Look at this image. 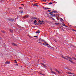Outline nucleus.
Wrapping results in <instances>:
<instances>
[{"mask_svg":"<svg viewBox=\"0 0 76 76\" xmlns=\"http://www.w3.org/2000/svg\"><path fill=\"white\" fill-rule=\"evenodd\" d=\"M30 22H32L33 21V20H32V19H30Z\"/></svg>","mask_w":76,"mask_h":76,"instance_id":"obj_27","label":"nucleus"},{"mask_svg":"<svg viewBox=\"0 0 76 76\" xmlns=\"http://www.w3.org/2000/svg\"><path fill=\"white\" fill-rule=\"evenodd\" d=\"M47 47H50V45H48Z\"/></svg>","mask_w":76,"mask_h":76,"instance_id":"obj_39","label":"nucleus"},{"mask_svg":"<svg viewBox=\"0 0 76 76\" xmlns=\"http://www.w3.org/2000/svg\"><path fill=\"white\" fill-rule=\"evenodd\" d=\"M34 37L35 38H37V37H38L37 36H34Z\"/></svg>","mask_w":76,"mask_h":76,"instance_id":"obj_34","label":"nucleus"},{"mask_svg":"<svg viewBox=\"0 0 76 76\" xmlns=\"http://www.w3.org/2000/svg\"><path fill=\"white\" fill-rule=\"evenodd\" d=\"M12 45H14V46H18V45H16V44L13 43H12Z\"/></svg>","mask_w":76,"mask_h":76,"instance_id":"obj_5","label":"nucleus"},{"mask_svg":"<svg viewBox=\"0 0 76 76\" xmlns=\"http://www.w3.org/2000/svg\"><path fill=\"white\" fill-rule=\"evenodd\" d=\"M61 29H62V30H63V31H64V29L63 28H61Z\"/></svg>","mask_w":76,"mask_h":76,"instance_id":"obj_43","label":"nucleus"},{"mask_svg":"<svg viewBox=\"0 0 76 76\" xmlns=\"http://www.w3.org/2000/svg\"><path fill=\"white\" fill-rule=\"evenodd\" d=\"M39 40H37V42H39L40 44H41V42H39Z\"/></svg>","mask_w":76,"mask_h":76,"instance_id":"obj_24","label":"nucleus"},{"mask_svg":"<svg viewBox=\"0 0 76 76\" xmlns=\"http://www.w3.org/2000/svg\"><path fill=\"white\" fill-rule=\"evenodd\" d=\"M43 9H45V10H47L48 9H51L50 8H45V7H43Z\"/></svg>","mask_w":76,"mask_h":76,"instance_id":"obj_6","label":"nucleus"},{"mask_svg":"<svg viewBox=\"0 0 76 76\" xmlns=\"http://www.w3.org/2000/svg\"><path fill=\"white\" fill-rule=\"evenodd\" d=\"M43 45H45L44 43H43Z\"/></svg>","mask_w":76,"mask_h":76,"instance_id":"obj_49","label":"nucleus"},{"mask_svg":"<svg viewBox=\"0 0 76 76\" xmlns=\"http://www.w3.org/2000/svg\"><path fill=\"white\" fill-rule=\"evenodd\" d=\"M45 44H46V45H47V44L45 43Z\"/></svg>","mask_w":76,"mask_h":76,"instance_id":"obj_56","label":"nucleus"},{"mask_svg":"<svg viewBox=\"0 0 76 76\" xmlns=\"http://www.w3.org/2000/svg\"><path fill=\"white\" fill-rule=\"evenodd\" d=\"M52 16V17H53V16H54L53 15L52 16Z\"/></svg>","mask_w":76,"mask_h":76,"instance_id":"obj_51","label":"nucleus"},{"mask_svg":"<svg viewBox=\"0 0 76 76\" xmlns=\"http://www.w3.org/2000/svg\"><path fill=\"white\" fill-rule=\"evenodd\" d=\"M19 12H20V13H23V10H20Z\"/></svg>","mask_w":76,"mask_h":76,"instance_id":"obj_16","label":"nucleus"},{"mask_svg":"<svg viewBox=\"0 0 76 76\" xmlns=\"http://www.w3.org/2000/svg\"><path fill=\"white\" fill-rule=\"evenodd\" d=\"M42 1H44V2H45V1H46L45 0H42Z\"/></svg>","mask_w":76,"mask_h":76,"instance_id":"obj_31","label":"nucleus"},{"mask_svg":"<svg viewBox=\"0 0 76 76\" xmlns=\"http://www.w3.org/2000/svg\"><path fill=\"white\" fill-rule=\"evenodd\" d=\"M33 6H38V5L36 4H34L33 5Z\"/></svg>","mask_w":76,"mask_h":76,"instance_id":"obj_28","label":"nucleus"},{"mask_svg":"<svg viewBox=\"0 0 76 76\" xmlns=\"http://www.w3.org/2000/svg\"><path fill=\"white\" fill-rule=\"evenodd\" d=\"M73 76H75V75H73Z\"/></svg>","mask_w":76,"mask_h":76,"instance_id":"obj_57","label":"nucleus"},{"mask_svg":"<svg viewBox=\"0 0 76 76\" xmlns=\"http://www.w3.org/2000/svg\"><path fill=\"white\" fill-rule=\"evenodd\" d=\"M54 70H55V71H56V72L57 71V69H56L55 68H54Z\"/></svg>","mask_w":76,"mask_h":76,"instance_id":"obj_25","label":"nucleus"},{"mask_svg":"<svg viewBox=\"0 0 76 76\" xmlns=\"http://www.w3.org/2000/svg\"><path fill=\"white\" fill-rule=\"evenodd\" d=\"M53 10H54V9H53Z\"/></svg>","mask_w":76,"mask_h":76,"instance_id":"obj_58","label":"nucleus"},{"mask_svg":"<svg viewBox=\"0 0 76 76\" xmlns=\"http://www.w3.org/2000/svg\"><path fill=\"white\" fill-rule=\"evenodd\" d=\"M66 73H67L68 74H71V72H66Z\"/></svg>","mask_w":76,"mask_h":76,"instance_id":"obj_21","label":"nucleus"},{"mask_svg":"<svg viewBox=\"0 0 76 76\" xmlns=\"http://www.w3.org/2000/svg\"><path fill=\"white\" fill-rule=\"evenodd\" d=\"M49 14H50L51 15H53V14L51 13H49Z\"/></svg>","mask_w":76,"mask_h":76,"instance_id":"obj_37","label":"nucleus"},{"mask_svg":"<svg viewBox=\"0 0 76 76\" xmlns=\"http://www.w3.org/2000/svg\"><path fill=\"white\" fill-rule=\"evenodd\" d=\"M67 69L68 70H70V71H72V70L70 69H69V68H67Z\"/></svg>","mask_w":76,"mask_h":76,"instance_id":"obj_18","label":"nucleus"},{"mask_svg":"<svg viewBox=\"0 0 76 76\" xmlns=\"http://www.w3.org/2000/svg\"><path fill=\"white\" fill-rule=\"evenodd\" d=\"M72 30L74 31H75V32H76V30L73 29Z\"/></svg>","mask_w":76,"mask_h":76,"instance_id":"obj_38","label":"nucleus"},{"mask_svg":"<svg viewBox=\"0 0 76 76\" xmlns=\"http://www.w3.org/2000/svg\"><path fill=\"white\" fill-rule=\"evenodd\" d=\"M54 41H55V42H57V41H56V40L55 39V40H54Z\"/></svg>","mask_w":76,"mask_h":76,"instance_id":"obj_41","label":"nucleus"},{"mask_svg":"<svg viewBox=\"0 0 76 76\" xmlns=\"http://www.w3.org/2000/svg\"><path fill=\"white\" fill-rule=\"evenodd\" d=\"M60 20L61 21V22H63L64 20L62 18H60Z\"/></svg>","mask_w":76,"mask_h":76,"instance_id":"obj_15","label":"nucleus"},{"mask_svg":"<svg viewBox=\"0 0 76 76\" xmlns=\"http://www.w3.org/2000/svg\"><path fill=\"white\" fill-rule=\"evenodd\" d=\"M29 17V15H26L25 16H24V19H26V18H28Z\"/></svg>","mask_w":76,"mask_h":76,"instance_id":"obj_4","label":"nucleus"},{"mask_svg":"<svg viewBox=\"0 0 76 76\" xmlns=\"http://www.w3.org/2000/svg\"><path fill=\"white\" fill-rule=\"evenodd\" d=\"M10 63V62L8 61H7L6 62H5L6 64H9Z\"/></svg>","mask_w":76,"mask_h":76,"instance_id":"obj_14","label":"nucleus"},{"mask_svg":"<svg viewBox=\"0 0 76 76\" xmlns=\"http://www.w3.org/2000/svg\"><path fill=\"white\" fill-rule=\"evenodd\" d=\"M21 5H22L23 6H24V4H21Z\"/></svg>","mask_w":76,"mask_h":76,"instance_id":"obj_44","label":"nucleus"},{"mask_svg":"<svg viewBox=\"0 0 76 76\" xmlns=\"http://www.w3.org/2000/svg\"><path fill=\"white\" fill-rule=\"evenodd\" d=\"M50 18H51V19H53V20H55L53 18V17H50Z\"/></svg>","mask_w":76,"mask_h":76,"instance_id":"obj_29","label":"nucleus"},{"mask_svg":"<svg viewBox=\"0 0 76 76\" xmlns=\"http://www.w3.org/2000/svg\"><path fill=\"white\" fill-rule=\"evenodd\" d=\"M51 13H53V12H50Z\"/></svg>","mask_w":76,"mask_h":76,"instance_id":"obj_53","label":"nucleus"},{"mask_svg":"<svg viewBox=\"0 0 76 76\" xmlns=\"http://www.w3.org/2000/svg\"><path fill=\"white\" fill-rule=\"evenodd\" d=\"M36 34H39V33H40V31L39 30H38L36 32Z\"/></svg>","mask_w":76,"mask_h":76,"instance_id":"obj_12","label":"nucleus"},{"mask_svg":"<svg viewBox=\"0 0 76 76\" xmlns=\"http://www.w3.org/2000/svg\"><path fill=\"white\" fill-rule=\"evenodd\" d=\"M36 22H37V21L36 20H35L34 23H36Z\"/></svg>","mask_w":76,"mask_h":76,"instance_id":"obj_36","label":"nucleus"},{"mask_svg":"<svg viewBox=\"0 0 76 76\" xmlns=\"http://www.w3.org/2000/svg\"><path fill=\"white\" fill-rule=\"evenodd\" d=\"M10 32H11V33H13V31L11 29H10Z\"/></svg>","mask_w":76,"mask_h":76,"instance_id":"obj_11","label":"nucleus"},{"mask_svg":"<svg viewBox=\"0 0 76 76\" xmlns=\"http://www.w3.org/2000/svg\"><path fill=\"white\" fill-rule=\"evenodd\" d=\"M57 3V2H56V3Z\"/></svg>","mask_w":76,"mask_h":76,"instance_id":"obj_59","label":"nucleus"},{"mask_svg":"<svg viewBox=\"0 0 76 76\" xmlns=\"http://www.w3.org/2000/svg\"><path fill=\"white\" fill-rule=\"evenodd\" d=\"M71 75H74V74L73 73H72L71 72Z\"/></svg>","mask_w":76,"mask_h":76,"instance_id":"obj_42","label":"nucleus"},{"mask_svg":"<svg viewBox=\"0 0 76 76\" xmlns=\"http://www.w3.org/2000/svg\"><path fill=\"white\" fill-rule=\"evenodd\" d=\"M46 45H48V44H46Z\"/></svg>","mask_w":76,"mask_h":76,"instance_id":"obj_52","label":"nucleus"},{"mask_svg":"<svg viewBox=\"0 0 76 76\" xmlns=\"http://www.w3.org/2000/svg\"><path fill=\"white\" fill-rule=\"evenodd\" d=\"M62 57L65 59V60H69L71 63H72L73 64H74V63L73 62V61H72V58L69 56H66L65 57H64L63 56H61Z\"/></svg>","mask_w":76,"mask_h":76,"instance_id":"obj_1","label":"nucleus"},{"mask_svg":"<svg viewBox=\"0 0 76 76\" xmlns=\"http://www.w3.org/2000/svg\"><path fill=\"white\" fill-rule=\"evenodd\" d=\"M48 12H51V10H48Z\"/></svg>","mask_w":76,"mask_h":76,"instance_id":"obj_40","label":"nucleus"},{"mask_svg":"<svg viewBox=\"0 0 76 76\" xmlns=\"http://www.w3.org/2000/svg\"><path fill=\"white\" fill-rule=\"evenodd\" d=\"M16 65L17 66H18V64H16Z\"/></svg>","mask_w":76,"mask_h":76,"instance_id":"obj_50","label":"nucleus"},{"mask_svg":"<svg viewBox=\"0 0 76 76\" xmlns=\"http://www.w3.org/2000/svg\"><path fill=\"white\" fill-rule=\"evenodd\" d=\"M36 19L39 20V18H36Z\"/></svg>","mask_w":76,"mask_h":76,"instance_id":"obj_48","label":"nucleus"},{"mask_svg":"<svg viewBox=\"0 0 76 76\" xmlns=\"http://www.w3.org/2000/svg\"><path fill=\"white\" fill-rule=\"evenodd\" d=\"M19 8L20 9H21V10L23 9V8L20 7H19Z\"/></svg>","mask_w":76,"mask_h":76,"instance_id":"obj_23","label":"nucleus"},{"mask_svg":"<svg viewBox=\"0 0 76 76\" xmlns=\"http://www.w3.org/2000/svg\"><path fill=\"white\" fill-rule=\"evenodd\" d=\"M75 57L76 58V55H75Z\"/></svg>","mask_w":76,"mask_h":76,"instance_id":"obj_55","label":"nucleus"},{"mask_svg":"<svg viewBox=\"0 0 76 76\" xmlns=\"http://www.w3.org/2000/svg\"><path fill=\"white\" fill-rule=\"evenodd\" d=\"M8 20H9L11 22H12V21H13V20H15L14 19H12V18H10V19H8Z\"/></svg>","mask_w":76,"mask_h":76,"instance_id":"obj_3","label":"nucleus"},{"mask_svg":"<svg viewBox=\"0 0 76 76\" xmlns=\"http://www.w3.org/2000/svg\"><path fill=\"white\" fill-rule=\"evenodd\" d=\"M57 72L58 73H61L60 72H59V71H58V70L57 71Z\"/></svg>","mask_w":76,"mask_h":76,"instance_id":"obj_30","label":"nucleus"},{"mask_svg":"<svg viewBox=\"0 0 76 76\" xmlns=\"http://www.w3.org/2000/svg\"><path fill=\"white\" fill-rule=\"evenodd\" d=\"M35 25H38V23H34Z\"/></svg>","mask_w":76,"mask_h":76,"instance_id":"obj_33","label":"nucleus"},{"mask_svg":"<svg viewBox=\"0 0 76 76\" xmlns=\"http://www.w3.org/2000/svg\"><path fill=\"white\" fill-rule=\"evenodd\" d=\"M48 4H52V2H50L48 3Z\"/></svg>","mask_w":76,"mask_h":76,"instance_id":"obj_32","label":"nucleus"},{"mask_svg":"<svg viewBox=\"0 0 76 76\" xmlns=\"http://www.w3.org/2000/svg\"><path fill=\"white\" fill-rule=\"evenodd\" d=\"M1 32L3 33H5V31H4L3 30H1Z\"/></svg>","mask_w":76,"mask_h":76,"instance_id":"obj_20","label":"nucleus"},{"mask_svg":"<svg viewBox=\"0 0 76 76\" xmlns=\"http://www.w3.org/2000/svg\"><path fill=\"white\" fill-rule=\"evenodd\" d=\"M39 39V40L40 41H44V40L42 39L41 38H40L39 39Z\"/></svg>","mask_w":76,"mask_h":76,"instance_id":"obj_8","label":"nucleus"},{"mask_svg":"<svg viewBox=\"0 0 76 76\" xmlns=\"http://www.w3.org/2000/svg\"><path fill=\"white\" fill-rule=\"evenodd\" d=\"M39 23H40V25H42V24H44V21H41V20H39V21L38 22Z\"/></svg>","mask_w":76,"mask_h":76,"instance_id":"obj_2","label":"nucleus"},{"mask_svg":"<svg viewBox=\"0 0 76 76\" xmlns=\"http://www.w3.org/2000/svg\"><path fill=\"white\" fill-rule=\"evenodd\" d=\"M31 19L32 20H33V19H36V18H35L33 17H31Z\"/></svg>","mask_w":76,"mask_h":76,"instance_id":"obj_13","label":"nucleus"},{"mask_svg":"<svg viewBox=\"0 0 76 76\" xmlns=\"http://www.w3.org/2000/svg\"><path fill=\"white\" fill-rule=\"evenodd\" d=\"M57 20H59V19H58V17H57Z\"/></svg>","mask_w":76,"mask_h":76,"instance_id":"obj_46","label":"nucleus"},{"mask_svg":"<svg viewBox=\"0 0 76 76\" xmlns=\"http://www.w3.org/2000/svg\"><path fill=\"white\" fill-rule=\"evenodd\" d=\"M51 70L52 73H54V74H55V75H56V72H55L53 71V70H52V69H51Z\"/></svg>","mask_w":76,"mask_h":76,"instance_id":"obj_7","label":"nucleus"},{"mask_svg":"<svg viewBox=\"0 0 76 76\" xmlns=\"http://www.w3.org/2000/svg\"><path fill=\"white\" fill-rule=\"evenodd\" d=\"M62 25H63L64 26H66V27H67V26H65V24H64V23H62Z\"/></svg>","mask_w":76,"mask_h":76,"instance_id":"obj_19","label":"nucleus"},{"mask_svg":"<svg viewBox=\"0 0 76 76\" xmlns=\"http://www.w3.org/2000/svg\"><path fill=\"white\" fill-rule=\"evenodd\" d=\"M74 58V60H75L76 61V58Z\"/></svg>","mask_w":76,"mask_h":76,"instance_id":"obj_45","label":"nucleus"},{"mask_svg":"<svg viewBox=\"0 0 76 76\" xmlns=\"http://www.w3.org/2000/svg\"><path fill=\"white\" fill-rule=\"evenodd\" d=\"M40 75H43V76H44V75H45L42 74V73H40Z\"/></svg>","mask_w":76,"mask_h":76,"instance_id":"obj_35","label":"nucleus"},{"mask_svg":"<svg viewBox=\"0 0 76 76\" xmlns=\"http://www.w3.org/2000/svg\"><path fill=\"white\" fill-rule=\"evenodd\" d=\"M56 25H60V23H55Z\"/></svg>","mask_w":76,"mask_h":76,"instance_id":"obj_22","label":"nucleus"},{"mask_svg":"<svg viewBox=\"0 0 76 76\" xmlns=\"http://www.w3.org/2000/svg\"><path fill=\"white\" fill-rule=\"evenodd\" d=\"M52 12H53V13H57V11L53 10L52 11Z\"/></svg>","mask_w":76,"mask_h":76,"instance_id":"obj_17","label":"nucleus"},{"mask_svg":"<svg viewBox=\"0 0 76 76\" xmlns=\"http://www.w3.org/2000/svg\"><path fill=\"white\" fill-rule=\"evenodd\" d=\"M14 61L15 62H16V61H16V60H14Z\"/></svg>","mask_w":76,"mask_h":76,"instance_id":"obj_47","label":"nucleus"},{"mask_svg":"<svg viewBox=\"0 0 76 76\" xmlns=\"http://www.w3.org/2000/svg\"><path fill=\"white\" fill-rule=\"evenodd\" d=\"M40 64H42V65L43 66H44V67H47V66H46L44 64H42V63H40Z\"/></svg>","mask_w":76,"mask_h":76,"instance_id":"obj_10","label":"nucleus"},{"mask_svg":"<svg viewBox=\"0 0 76 76\" xmlns=\"http://www.w3.org/2000/svg\"><path fill=\"white\" fill-rule=\"evenodd\" d=\"M57 15H58V14H57V15H55V14H53V16H57Z\"/></svg>","mask_w":76,"mask_h":76,"instance_id":"obj_26","label":"nucleus"},{"mask_svg":"<svg viewBox=\"0 0 76 76\" xmlns=\"http://www.w3.org/2000/svg\"><path fill=\"white\" fill-rule=\"evenodd\" d=\"M45 59L44 58H42V61H43V62H45Z\"/></svg>","mask_w":76,"mask_h":76,"instance_id":"obj_9","label":"nucleus"},{"mask_svg":"<svg viewBox=\"0 0 76 76\" xmlns=\"http://www.w3.org/2000/svg\"><path fill=\"white\" fill-rule=\"evenodd\" d=\"M15 63H16V64H17V62H15Z\"/></svg>","mask_w":76,"mask_h":76,"instance_id":"obj_54","label":"nucleus"}]
</instances>
